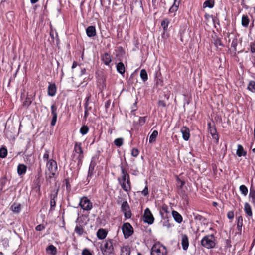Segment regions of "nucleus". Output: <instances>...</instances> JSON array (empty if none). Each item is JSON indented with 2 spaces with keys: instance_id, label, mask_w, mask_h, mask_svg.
Segmentation results:
<instances>
[{
  "instance_id": "obj_33",
  "label": "nucleus",
  "mask_w": 255,
  "mask_h": 255,
  "mask_svg": "<svg viewBox=\"0 0 255 255\" xmlns=\"http://www.w3.org/2000/svg\"><path fill=\"white\" fill-rule=\"evenodd\" d=\"M249 19L247 15H243L242 17V25L244 27H247L249 23Z\"/></svg>"
},
{
  "instance_id": "obj_55",
  "label": "nucleus",
  "mask_w": 255,
  "mask_h": 255,
  "mask_svg": "<svg viewBox=\"0 0 255 255\" xmlns=\"http://www.w3.org/2000/svg\"><path fill=\"white\" fill-rule=\"evenodd\" d=\"M45 229V226L43 224H39L35 227V230L40 231Z\"/></svg>"
},
{
  "instance_id": "obj_64",
  "label": "nucleus",
  "mask_w": 255,
  "mask_h": 255,
  "mask_svg": "<svg viewBox=\"0 0 255 255\" xmlns=\"http://www.w3.org/2000/svg\"><path fill=\"white\" fill-rule=\"evenodd\" d=\"M88 105H89V104L85 103V104H84V109H85V110H86V109L87 111H90V110H91V107H89V106H88Z\"/></svg>"
},
{
  "instance_id": "obj_1",
  "label": "nucleus",
  "mask_w": 255,
  "mask_h": 255,
  "mask_svg": "<svg viewBox=\"0 0 255 255\" xmlns=\"http://www.w3.org/2000/svg\"><path fill=\"white\" fill-rule=\"evenodd\" d=\"M120 167L122 175L120 177H118L117 181L121 188L128 194L131 190L130 176L128 172V169L124 166L123 164H121Z\"/></svg>"
},
{
  "instance_id": "obj_43",
  "label": "nucleus",
  "mask_w": 255,
  "mask_h": 255,
  "mask_svg": "<svg viewBox=\"0 0 255 255\" xmlns=\"http://www.w3.org/2000/svg\"><path fill=\"white\" fill-rule=\"evenodd\" d=\"M98 159L99 157L98 155H95L92 157L90 165L95 167V166L96 165L97 163L98 162Z\"/></svg>"
},
{
  "instance_id": "obj_15",
  "label": "nucleus",
  "mask_w": 255,
  "mask_h": 255,
  "mask_svg": "<svg viewBox=\"0 0 255 255\" xmlns=\"http://www.w3.org/2000/svg\"><path fill=\"white\" fill-rule=\"evenodd\" d=\"M181 244L183 250L187 251L189 247V239L187 235L182 234L181 235Z\"/></svg>"
},
{
  "instance_id": "obj_63",
  "label": "nucleus",
  "mask_w": 255,
  "mask_h": 255,
  "mask_svg": "<svg viewBox=\"0 0 255 255\" xmlns=\"http://www.w3.org/2000/svg\"><path fill=\"white\" fill-rule=\"evenodd\" d=\"M91 95L90 93H88L87 97L85 98V103L89 104V101L90 99Z\"/></svg>"
},
{
  "instance_id": "obj_19",
  "label": "nucleus",
  "mask_w": 255,
  "mask_h": 255,
  "mask_svg": "<svg viewBox=\"0 0 255 255\" xmlns=\"http://www.w3.org/2000/svg\"><path fill=\"white\" fill-rule=\"evenodd\" d=\"M193 215L195 220L199 221L201 224L208 225V222L206 218L195 213H193Z\"/></svg>"
},
{
  "instance_id": "obj_25",
  "label": "nucleus",
  "mask_w": 255,
  "mask_h": 255,
  "mask_svg": "<svg viewBox=\"0 0 255 255\" xmlns=\"http://www.w3.org/2000/svg\"><path fill=\"white\" fill-rule=\"evenodd\" d=\"M212 38L213 40V43L216 47H218V46H221L222 47H224V45L222 42L221 38H219L217 35H215L214 36H212Z\"/></svg>"
},
{
  "instance_id": "obj_28",
  "label": "nucleus",
  "mask_w": 255,
  "mask_h": 255,
  "mask_svg": "<svg viewBox=\"0 0 255 255\" xmlns=\"http://www.w3.org/2000/svg\"><path fill=\"white\" fill-rule=\"evenodd\" d=\"M27 170V166L24 164H19L17 167V173L19 175L25 174Z\"/></svg>"
},
{
  "instance_id": "obj_14",
  "label": "nucleus",
  "mask_w": 255,
  "mask_h": 255,
  "mask_svg": "<svg viewBox=\"0 0 255 255\" xmlns=\"http://www.w3.org/2000/svg\"><path fill=\"white\" fill-rule=\"evenodd\" d=\"M77 225L75 228L74 231L78 235L81 236L84 233L83 225L82 224L83 221L81 217H78L76 221Z\"/></svg>"
},
{
  "instance_id": "obj_56",
  "label": "nucleus",
  "mask_w": 255,
  "mask_h": 255,
  "mask_svg": "<svg viewBox=\"0 0 255 255\" xmlns=\"http://www.w3.org/2000/svg\"><path fill=\"white\" fill-rule=\"evenodd\" d=\"M141 193L144 196H146L148 195V189L147 186H146L144 189L141 191Z\"/></svg>"
},
{
  "instance_id": "obj_24",
  "label": "nucleus",
  "mask_w": 255,
  "mask_h": 255,
  "mask_svg": "<svg viewBox=\"0 0 255 255\" xmlns=\"http://www.w3.org/2000/svg\"><path fill=\"white\" fill-rule=\"evenodd\" d=\"M107 235V231L105 229L100 228L97 232V236L99 239H104Z\"/></svg>"
},
{
  "instance_id": "obj_49",
  "label": "nucleus",
  "mask_w": 255,
  "mask_h": 255,
  "mask_svg": "<svg viewBox=\"0 0 255 255\" xmlns=\"http://www.w3.org/2000/svg\"><path fill=\"white\" fill-rule=\"evenodd\" d=\"M7 182V179L6 178L3 177L0 179V186L1 187V190L3 189L4 186L6 184Z\"/></svg>"
},
{
  "instance_id": "obj_4",
  "label": "nucleus",
  "mask_w": 255,
  "mask_h": 255,
  "mask_svg": "<svg viewBox=\"0 0 255 255\" xmlns=\"http://www.w3.org/2000/svg\"><path fill=\"white\" fill-rule=\"evenodd\" d=\"M101 251L103 255H111L114 252L113 240L108 238L101 245Z\"/></svg>"
},
{
  "instance_id": "obj_52",
  "label": "nucleus",
  "mask_w": 255,
  "mask_h": 255,
  "mask_svg": "<svg viewBox=\"0 0 255 255\" xmlns=\"http://www.w3.org/2000/svg\"><path fill=\"white\" fill-rule=\"evenodd\" d=\"M82 255H92V254L88 249H84L82 251Z\"/></svg>"
},
{
  "instance_id": "obj_30",
  "label": "nucleus",
  "mask_w": 255,
  "mask_h": 255,
  "mask_svg": "<svg viewBox=\"0 0 255 255\" xmlns=\"http://www.w3.org/2000/svg\"><path fill=\"white\" fill-rule=\"evenodd\" d=\"M117 71L121 74H124L125 72V67L123 63L119 62L116 65Z\"/></svg>"
},
{
  "instance_id": "obj_58",
  "label": "nucleus",
  "mask_w": 255,
  "mask_h": 255,
  "mask_svg": "<svg viewBox=\"0 0 255 255\" xmlns=\"http://www.w3.org/2000/svg\"><path fill=\"white\" fill-rule=\"evenodd\" d=\"M175 5V0H174V3L172 6L170 8L169 10V12L170 13H174L175 11V9L174 8V6Z\"/></svg>"
},
{
  "instance_id": "obj_51",
  "label": "nucleus",
  "mask_w": 255,
  "mask_h": 255,
  "mask_svg": "<svg viewBox=\"0 0 255 255\" xmlns=\"http://www.w3.org/2000/svg\"><path fill=\"white\" fill-rule=\"evenodd\" d=\"M183 221L182 216L177 212H176V222L181 223Z\"/></svg>"
},
{
  "instance_id": "obj_2",
  "label": "nucleus",
  "mask_w": 255,
  "mask_h": 255,
  "mask_svg": "<svg viewBox=\"0 0 255 255\" xmlns=\"http://www.w3.org/2000/svg\"><path fill=\"white\" fill-rule=\"evenodd\" d=\"M74 151L75 153L73 155L74 161H77V167L80 168L84 158L83 151L81 146V143L76 142L74 144Z\"/></svg>"
},
{
  "instance_id": "obj_57",
  "label": "nucleus",
  "mask_w": 255,
  "mask_h": 255,
  "mask_svg": "<svg viewBox=\"0 0 255 255\" xmlns=\"http://www.w3.org/2000/svg\"><path fill=\"white\" fill-rule=\"evenodd\" d=\"M146 117H140L139 120V123L140 125H143L146 122Z\"/></svg>"
},
{
  "instance_id": "obj_16",
  "label": "nucleus",
  "mask_w": 255,
  "mask_h": 255,
  "mask_svg": "<svg viewBox=\"0 0 255 255\" xmlns=\"http://www.w3.org/2000/svg\"><path fill=\"white\" fill-rule=\"evenodd\" d=\"M180 132L182 133V138L185 141H188L190 137V130L187 127H183L180 129Z\"/></svg>"
},
{
  "instance_id": "obj_3",
  "label": "nucleus",
  "mask_w": 255,
  "mask_h": 255,
  "mask_svg": "<svg viewBox=\"0 0 255 255\" xmlns=\"http://www.w3.org/2000/svg\"><path fill=\"white\" fill-rule=\"evenodd\" d=\"M46 167L49 171V176L47 178V180L55 178L57 176V171L58 169L57 164L55 160L50 159L49 161L46 162Z\"/></svg>"
},
{
  "instance_id": "obj_34",
  "label": "nucleus",
  "mask_w": 255,
  "mask_h": 255,
  "mask_svg": "<svg viewBox=\"0 0 255 255\" xmlns=\"http://www.w3.org/2000/svg\"><path fill=\"white\" fill-rule=\"evenodd\" d=\"M46 251L49 252L52 255H55L57 254V249L53 245L48 246L46 248Z\"/></svg>"
},
{
  "instance_id": "obj_23",
  "label": "nucleus",
  "mask_w": 255,
  "mask_h": 255,
  "mask_svg": "<svg viewBox=\"0 0 255 255\" xmlns=\"http://www.w3.org/2000/svg\"><path fill=\"white\" fill-rule=\"evenodd\" d=\"M86 32L87 35L89 37H94L96 34L95 27L93 26H88L86 29Z\"/></svg>"
},
{
  "instance_id": "obj_46",
  "label": "nucleus",
  "mask_w": 255,
  "mask_h": 255,
  "mask_svg": "<svg viewBox=\"0 0 255 255\" xmlns=\"http://www.w3.org/2000/svg\"><path fill=\"white\" fill-rule=\"evenodd\" d=\"M94 166L89 165L88 172V175H87V179H90L92 177V176L93 174L94 170L95 169Z\"/></svg>"
},
{
  "instance_id": "obj_42",
  "label": "nucleus",
  "mask_w": 255,
  "mask_h": 255,
  "mask_svg": "<svg viewBox=\"0 0 255 255\" xmlns=\"http://www.w3.org/2000/svg\"><path fill=\"white\" fill-rule=\"evenodd\" d=\"M89 129V128L87 126L83 125L80 129V132L82 135H85L88 133Z\"/></svg>"
},
{
  "instance_id": "obj_48",
  "label": "nucleus",
  "mask_w": 255,
  "mask_h": 255,
  "mask_svg": "<svg viewBox=\"0 0 255 255\" xmlns=\"http://www.w3.org/2000/svg\"><path fill=\"white\" fill-rule=\"evenodd\" d=\"M243 226V222H237V229L238 231V233L241 234L242 233V227Z\"/></svg>"
},
{
  "instance_id": "obj_45",
  "label": "nucleus",
  "mask_w": 255,
  "mask_h": 255,
  "mask_svg": "<svg viewBox=\"0 0 255 255\" xmlns=\"http://www.w3.org/2000/svg\"><path fill=\"white\" fill-rule=\"evenodd\" d=\"M49 153L50 151L48 149H45V152L43 156V159L44 161L48 162L49 161Z\"/></svg>"
},
{
  "instance_id": "obj_6",
  "label": "nucleus",
  "mask_w": 255,
  "mask_h": 255,
  "mask_svg": "<svg viewBox=\"0 0 255 255\" xmlns=\"http://www.w3.org/2000/svg\"><path fill=\"white\" fill-rule=\"evenodd\" d=\"M184 185L185 182L176 176V186L178 187L177 192L183 200H187V188Z\"/></svg>"
},
{
  "instance_id": "obj_54",
  "label": "nucleus",
  "mask_w": 255,
  "mask_h": 255,
  "mask_svg": "<svg viewBox=\"0 0 255 255\" xmlns=\"http://www.w3.org/2000/svg\"><path fill=\"white\" fill-rule=\"evenodd\" d=\"M225 247L226 248H230L231 247V241L230 239L226 240Z\"/></svg>"
},
{
  "instance_id": "obj_5",
  "label": "nucleus",
  "mask_w": 255,
  "mask_h": 255,
  "mask_svg": "<svg viewBox=\"0 0 255 255\" xmlns=\"http://www.w3.org/2000/svg\"><path fill=\"white\" fill-rule=\"evenodd\" d=\"M216 239L213 234L205 236L201 241V245L208 249H213L216 246Z\"/></svg>"
},
{
  "instance_id": "obj_18",
  "label": "nucleus",
  "mask_w": 255,
  "mask_h": 255,
  "mask_svg": "<svg viewBox=\"0 0 255 255\" xmlns=\"http://www.w3.org/2000/svg\"><path fill=\"white\" fill-rule=\"evenodd\" d=\"M208 130L212 136L213 139L215 140L216 143H218L219 135L217 134L215 125L212 126V128H209Z\"/></svg>"
},
{
  "instance_id": "obj_32",
  "label": "nucleus",
  "mask_w": 255,
  "mask_h": 255,
  "mask_svg": "<svg viewBox=\"0 0 255 255\" xmlns=\"http://www.w3.org/2000/svg\"><path fill=\"white\" fill-rule=\"evenodd\" d=\"M214 1L213 0H207L203 3V7L212 8L214 7Z\"/></svg>"
},
{
  "instance_id": "obj_62",
  "label": "nucleus",
  "mask_w": 255,
  "mask_h": 255,
  "mask_svg": "<svg viewBox=\"0 0 255 255\" xmlns=\"http://www.w3.org/2000/svg\"><path fill=\"white\" fill-rule=\"evenodd\" d=\"M66 188L67 190H70L71 186L68 179L65 180Z\"/></svg>"
},
{
  "instance_id": "obj_35",
  "label": "nucleus",
  "mask_w": 255,
  "mask_h": 255,
  "mask_svg": "<svg viewBox=\"0 0 255 255\" xmlns=\"http://www.w3.org/2000/svg\"><path fill=\"white\" fill-rule=\"evenodd\" d=\"M158 133L157 130H154L149 137V142L150 143H152V142H154L156 140V138L157 135H158Z\"/></svg>"
},
{
  "instance_id": "obj_20",
  "label": "nucleus",
  "mask_w": 255,
  "mask_h": 255,
  "mask_svg": "<svg viewBox=\"0 0 255 255\" xmlns=\"http://www.w3.org/2000/svg\"><path fill=\"white\" fill-rule=\"evenodd\" d=\"M57 88L55 83H49L48 87L47 92L48 95L54 96L56 93Z\"/></svg>"
},
{
  "instance_id": "obj_12",
  "label": "nucleus",
  "mask_w": 255,
  "mask_h": 255,
  "mask_svg": "<svg viewBox=\"0 0 255 255\" xmlns=\"http://www.w3.org/2000/svg\"><path fill=\"white\" fill-rule=\"evenodd\" d=\"M58 109L56 103H53L51 106V113L52 115V119L51 121V126L53 127L56 125L57 119Z\"/></svg>"
},
{
  "instance_id": "obj_9",
  "label": "nucleus",
  "mask_w": 255,
  "mask_h": 255,
  "mask_svg": "<svg viewBox=\"0 0 255 255\" xmlns=\"http://www.w3.org/2000/svg\"><path fill=\"white\" fill-rule=\"evenodd\" d=\"M122 230L126 239L128 238L133 233V228L129 223H125L122 226Z\"/></svg>"
},
{
  "instance_id": "obj_40",
  "label": "nucleus",
  "mask_w": 255,
  "mask_h": 255,
  "mask_svg": "<svg viewBox=\"0 0 255 255\" xmlns=\"http://www.w3.org/2000/svg\"><path fill=\"white\" fill-rule=\"evenodd\" d=\"M239 190H240V192H241V193L244 196H245L247 195L248 192V190L247 187L245 185H241L239 187Z\"/></svg>"
},
{
  "instance_id": "obj_47",
  "label": "nucleus",
  "mask_w": 255,
  "mask_h": 255,
  "mask_svg": "<svg viewBox=\"0 0 255 255\" xmlns=\"http://www.w3.org/2000/svg\"><path fill=\"white\" fill-rule=\"evenodd\" d=\"M114 143L116 146L120 147L123 144V139L122 138H117L114 140Z\"/></svg>"
},
{
  "instance_id": "obj_29",
  "label": "nucleus",
  "mask_w": 255,
  "mask_h": 255,
  "mask_svg": "<svg viewBox=\"0 0 255 255\" xmlns=\"http://www.w3.org/2000/svg\"><path fill=\"white\" fill-rule=\"evenodd\" d=\"M11 209L14 213H19L21 209V204L14 203L11 206Z\"/></svg>"
},
{
  "instance_id": "obj_7",
  "label": "nucleus",
  "mask_w": 255,
  "mask_h": 255,
  "mask_svg": "<svg viewBox=\"0 0 255 255\" xmlns=\"http://www.w3.org/2000/svg\"><path fill=\"white\" fill-rule=\"evenodd\" d=\"M151 255H167V250L165 246L155 244L151 248Z\"/></svg>"
},
{
  "instance_id": "obj_37",
  "label": "nucleus",
  "mask_w": 255,
  "mask_h": 255,
  "mask_svg": "<svg viewBox=\"0 0 255 255\" xmlns=\"http://www.w3.org/2000/svg\"><path fill=\"white\" fill-rule=\"evenodd\" d=\"M7 150L6 147L0 148V158H4L7 156Z\"/></svg>"
},
{
  "instance_id": "obj_61",
  "label": "nucleus",
  "mask_w": 255,
  "mask_h": 255,
  "mask_svg": "<svg viewBox=\"0 0 255 255\" xmlns=\"http://www.w3.org/2000/svg\"><path fill=\"white\" fill-rule=\"evenodd\" d=\"M110 104H111V100H107L105 103V108L106 109H107L108 108H109L110 106Z\"/></svg>"
},
{
  "instance_id": "obj_59",
  "label": "nucleus",
  "mask_w": 255,
  "mask_h": 255,
  "mask_svg": "<svg viewBox=\"0 0 255 255\" xmlns=\"http://www.w3.org/2000/svg\"><path fill=\"white\" fill-rule=\"evenodd\" d=\"M1 242L4 247H7L9 246L8 240L7 239H3Z\"/></svg>"
},
{
  "instance_id": "obj_8",
  "label": "nucleus",
  "mask_w": 255,
  "mask_h": 255,
  "mask_svg": "<svg viewBox=\"0 0 255 255\" xmlns=\"http://www.w3.org/2000/svg\"><path fill=\"white\" fill-rule=\"evenodd\" d=\"M160 214L163 219L167 220V221L168 224L166 225L168 226V227L173 226V224L169 223V219H171V215L170 214V208L167 205H163L162 206L161 209L160 210Z\"/></svg>"
},
{
  "instance_id": "obj_38",
  "label": "nucleus",
  "mask_w": 255,
  "mask_h": 255,
  "mask_svg": "<svg viewBox=\"0 0 255 255\" xmlns=\"http://www.w3.org/2000/svg\"><path fill=\"white\" fill-rule=\"evenodd\" d=\"M238 43V40L236 36L234 37V38L232 40V43H231V47L233 48L234 53L236 54V51H237V46Z\"/></svg>"
},
{
  "instance_id": "obj_21",
  "label": "nucleus",
  "mask_w": 255,
  "mask_h": 255,
  "mask_svg": "<svg viewBox=\"0 0 255 255\" xmlns=\"http://www.w3.org/2000/svg\"><path fill=\"white\" fill-rule=\"evenodd\" d=\"M101 60L105 65L109 66L112 61L111 56L108 53H105L101 56Z\"/></svg>"
},
{
  "instance_id": "obj_17",
  "label": "nucleus",
  "mask_w": 255,
  "mask_h": 255,
  "mask_svg": "<svg viewBox=\"0 0 255 255\" xmlns=\"http://www.w3.org/2000/svg\"><path fill=\"white\" fill-rule=\"evenodd\" d=\"M57 191L56 192H54V193H52L50 195V208L49 211H53L55 210V206H56V199L57 197Z\"/></svg>"
},
{
  "instance_id": "obj_11",
  "label": "nucleus",
  "mask_w": 255,
  "mask_h": 255,
  "mask_svg": "<svg viewBox=\"0 0 255 255\" xmlns=\"http://www.w3.org/2000/svg\"><path fill=\"white\" fill-rule=\"evenodd\" d=\"M121 209L124 212L126 218L129 219L131 217L132 213L130 210L129 205L127 201H125L122 203Z\"/></svg>"
},
{
  "instance_id": "obj_10",
  "label": "nucleus",
  "mask_w": 255,
  "mask_h": 255,
  "mask_svg": "<svg viewBox=\"0 0 255 255\" xmlns=\"http://www.w3.org/2000/svg\"><path fill=\"white\" fill-rule=\"evenodd\" d=\"M79 205L83 210L86 211H89L93 207L92 203L86 196H83L80 198Z\"/></svg>"
},
{
  "instance_id": "obj_27",
  "label": "nucleus",
  "mask_w": 255,
  "mask_h": 255,
  "mask_svg": "<svg viewBox=\"0 0 255 255\" xmlns=\"http://www.w3.org/2000/svg\"><path fill=\"white\" fill-rule=\"evenodd\" d=\"M121 255H130L131 253V249L129 246H125L121 249Z\"/></svg>"
},
{
  "instance_id": "obj_22",
  "label": "nucleus",
  "mask_w": 255,
  "mask_h": 255,
  "mask_svg": "<svg viewBox=\"0 0 255 255\" xmlns=\"http://www.w3.org/2000/svg\"><path fill=\"white\" fill-rule=\"evenodd\" d=\"M249 198L251 202L253 204L254 207L255 208V189L253 187L252 185L250 188Z\"/></svg>"
},
{
  "instance_id": "obj_60",
  "label": "nucleus",
  "mask_w": 255,
  "mask_h": 255,
  "mask_svg": "<svg viewBox=\"0 0 255 255\" xmlns=\"http://www.w3.org/2000/svg\"><path fill=\"white\" fill-rule=\"evenodd\" d=\"M251 52L255 53V43H251L250 44Z\"/></svg>"
},
{
  "instance_id": "obj_50",
  "label": "nucleus",
  "mask_w": 255,
  "mask_h": 255,
  "mask_svg": "<svg viewBox=\"0 0 255 255\" xmlns=\"http://www.w3.org/2000/svg\"><path fill=\"white\" fill-rule=\"evenodd\" d=\"M139 151L137 148H134L131 150V155L133 157H137L139 154Z\"/></svg>"
},
{
  "instance_id": "obj_41",
  "label": "nucleus",
  "mask_w": 255,
  "mask_h": 255,
  "mask_svg": "<svg viewBox=\"0 0 255 255\" xmlns=\"http://www.w3.org/2000/svg\"><path fill=\"white\" fill-rule=\"evenodd\" d=\"M32 100L30 98L27 97L23 102V106L27 108L31 104Z\"/></svg>"
},
{
  "instance_id": "obj_53",
  "label": "nucleus",
  "mask_w": 255,
  "mask_h": 255,
  "mask_svg": "<svg viewBox=\"0 0 255 255\" xmlns=\"http://www.w3.org/2000/svg\"><path fill=\"white\" fill-rule=\"evenodd\" d=\"M227 217L228 218V219H231V220L233 219L234 217V212L232 211H229L227 213Z\"/></svg>"
},
{
  "instance_id": "obj_31",
  "label": "nucleus",
  "mask_w": 255,
  "mask_h": 255,
  "mask_svg": "<svg viewBox=\"0 0 255 255\" xmlns=\"http://www.w3.org/2000/svg\"><path fill=\"white\" fill-rule=\"evenodd\" d=\"M244 211L247 214V215L249 216H252V211L251 209V207L249 203L246 202L244 204Z\"/></svg>"
},
{
  "instance_id": "obj_13",
  "label": "nucleus",
  "mask_w": 255,
  "mask_h": 255,
  "mask_svg": "<svg viewBox=\"0 0 255 255\" xmlns=\"http://www.w3.org/2000/svg\"><path fill=\"white\" fill-rule=\"evenodd\" d=\"M143 218L144 221L148 224H152L154 222V218L148 208L144 210Z\"/></svg>"
},
{
  "instance_id": "obj_44",
  "label": "nucleus",
  "mask_w": 255,
  "mask_h": 255,
  "mask_svg": "<svg viewBox=\"0 0 255 255\" xmlns=\"http://www.w3.org/2000/svg\"><path fill=\"white\" fill-rule=\"evenodd\" d=\"M169 24V20L168 19H165L161 21V25L163 28L164 31H166L167 29L168 25Z\"/></svg>"
},
{
  "instance_id": "obj_36",
  "label": "nucleus",
  "mask_w": 255,
  "mask_h": 255,
  "mask_svg": "<svg viewBox=\"0 0 255 255\" xmlns=\"http://www.w3.org/2000/svg\"><path fill=\"white\" fill-rule=\"evenodd\" d=\"M140 76L141 78L144 82H145L148 79V75L145 69H142L140 71Z\"/></svg>"
},
{
  "instance_id": "obj_26",
  "label": "nucleus",
  "mask_w": 255,
  "mask_h": 255,
  "mask_svg": "<svg viewBox=\"0 0 255 255\" xmlns=\"http://www.w3.org/2000/svg\"><path fill=\"white\" fill-rule=\"evenodd\" d=\"M236 154L238 157H241L242 156H245L247 155V152L244 150V148L242 145H238Z\"/></svg>"
},
{
  "instance_id": "obj_39",
  "label": "nucleus",
  "mask_w": 255,
  "mask_h": 255,
  "mask_svg": "<svg viewBox=\"0 0 255 255\" xmlns=\"http://www.w3.org/2000/svg\"><path fill=\"white\" fill-rule=\"evenodd\" d=\"M248 89L249 90L251 91L253 93H255V81H250L248 86Z\"/></svg>"
}]
</instances>
